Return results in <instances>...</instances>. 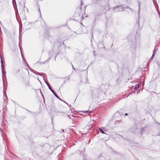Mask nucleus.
I'll list each match as a JSON object with an SVG mask.
<instances>
[{"mask_svg": "<svg viewBox=\"0 0 160 160\" xmlns=\"http://www.w3.org/2000/svg\"><path fill=\"white\" fill-rule=\"evenodd\" d=\"M125 115L126 116H127L128 115V114L127 113H125Z\"/></svg>", "mask_w": 160, "mask_h": 160, "instance_id": "obj_11", "label": "nucleus"}, {"mask_svg": "<svg viewBox=\"0 0 160 160\" xmlns=\"http://www.w3.org/2000/svg\"><path fill=\"white\" fill-rule=\"evenodd\" d=\"M49 89L50 90V91L52 92V93L57 98H58V95L56 94L54 91L51 88V87H49Z\"/></svg>", "mask_w": 160, "mask_h": 160, "instance_id": "obj_3", "label": "nucleus"}, {"mask_svg": "<svg viewBox=\"0 0 160 160\" xmlns=\"http://www.w3.org/2000/svg\"><path fill=\"white\" fill-rule=\"evenodd\" d=\"M38 11H39V12H40V15H41V11H40V8H39Z\"/></svg>", "mask_w": 160, "mask_h": 160, "instance_id": "obj_9", "label": "nucleus"}, {"mask_svg": "<svg viewBox=\"0 0 160 160\" xmlns=\"http://www.w3.org/2000/svg\"><path fill=\"white\" fill-rule=\"evenodd\" d=\"M99 129L100 130V131H101L102 133V134L105 133V132L103 131L102 129L101 128H99Z\"/></svg>", "mask_w": 160, "mask_h": 160, "instance_id": "obj_7", "label": "nucleus"}, {"mask_svg": "<svg viewBox=\"0 0 160 160\" xmlns=\"http://www.w3.org/2000/svg\"><path fill=\"white\" fill-rule=\"evenodd\" d=\"M92 36L93 37V35L92 34Z\"/></svg>", "mask_w": 160, "mask_h": 160, "instance_id": "obj_14", "label": "nucleus"}, {"mask_svg": "<svg viewBox=\"0 0 160 160\" xmlns=\"http://www.w3.org/2000/svg\"><path fill=\"white\" fill-rule=\"evenodd\" d=\"M50 58H49V59H48V62L49 60H50Z\"/></svg>", "mask_w": 160, "mask_h": 160, "instance_id": "obj_13", "label": "nucleus"}, {"mask_svg": "<svg viewBox=\"0 0 160 160\" xmlns=\"http://www.w3.org/2000/svg\"><path fill=\"white\" fill-rule=\"evenodd\" d=\"M72 68L74 69V68L73 65H72Z\"/></svg>", "mask_w": 160, "mask_h": 160, "instance_id": "obj_12", "label": "nucleus"}, {"mask_svg": "<svg viewBox=\"0 0 160 160\" xmlns=\"http://www.w3.org/2000/svg\"><path fill=\"white\" fill-rule=\"evenodd\" d=\"M1 63L2 71V74L3 75L2 78H3V77H4V75H5V74L6 73V72H5L4 71V65L3 64V61L2 60V59L1 57Z\"/></svg>", "mask_w": 160, "mask_h": 160, "instance_id": "obj_2", "label": "nucleus"}, {"mask_svg": "<svg viewBox=\"0 0 160 160\" xmlns=\"http://www.w3.org/2000/svg\"><path fill=\"white\" fill-rule=\"evenodd\" d=\"M84 112H85V113H88V114H89L91 112H89V111L88 110L87 111H84Z\"/></svg>", "mask_w": 160, "mask_h": 160, "instance_id": "obj_8", "label": "nucleus"}, {"mask_svg": "<svg viewBox=\"0 0 160 160\" xmlns=\"http://www.w3.org/2000/svg\"><path fill=\"white\" fill-rule=\"evenodd\" d=\"M114 12H118L124 10V8L121 6H117L113 9Z\"/></svg>", "mask_w": 160, "mask_h": 160, "instance_id": "obj_1", "label": "nucleus"}, {"mask_svg": "<svg viewBox=\"0 0 160 160\" xmlns=\"http://www.w3.org/2000/svg\"><path fill=\"white\" fill-rule=\"evenodd\" d=\"M139 84H136L135 86V87L134 88V90L137 89L139 88Z\"/></svg>", "mask_w": 160, "mask_h": 160, "instance_id": "obj_4", "label": "nucleus"}, {"mask_svg": "<svg viewBox=\"0 0 160 160\" xmlns=\"http://www.w3.org/2000/svg\"><path fill=\"white\" fill-rule=\"evenodd\" d=\"M156 50H157V49H156L155 48V49H154V50H153V54H152V57L151 58H153V57H154V54H155V52H156Z\"/></svg>", "mask_w": 160, "mask_h": 160, "instance_id": "obj_5", "label": "nucleus"}, {"mask_svg": "<svg viewBox=\"0 0 160 160\" xmlns=\"http://www.w3.org/2000/svg\"><path fill=\"white\" fill-rule=\"evenodd\" d=\"M42 78H43V79H44V81L46 83V84H47V85H48V88H49V87H50V86H49V84L48 83L46 82V81L45 80V78H44V77H42Z\"/></svg>", "mask_w": 160, "mask_h": 160, "instance_id": "obj_6", "label": "nucleus"}, {"mask_svg": "<svg viewBox=\"0 0 160 160\" xmlns=\"http://www.w3.org/2000/svg\"><path fill=\"white\" fill-rule=\"evenodd\" d=\"M138 5H139V9H140V3L139 2L138 3Z\"/></svg>", "mask_w": 160, "mask_h": 160, "instance_id": "obj_10", "label": "nucleus"}]
</instances>
